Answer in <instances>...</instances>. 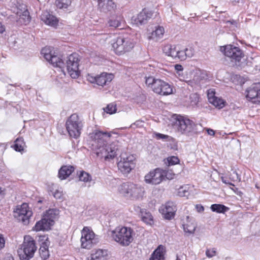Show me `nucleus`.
Here are the masks:
<instances>
[{
  "instance_id": "nucleus-1",
  "label": "nucleus",
  "mask_w": 260,
  "mask_h": 260,
  "mask_svg": "<svg viewBox=\"0 0 260 260\" xmlns=\"http://www.w3.org/2000/svg\"><path fill=\"white\" fill-rule=\"evenodd\" d=\"M111 134L95 130L89 135L91 145L95 153L99 157L110 161L117 155L122 147V143L119 140L110 144L107 143Z\"/></svg>"
},
{
  "instance_id": "nucleus-2",
  "label": "nucleus",
  "mask_w": 260,
  "mask_h": 260,
  "mask_svg": "<svg viewBox=\"0 0 260 260\" xmlns=\"http://www.w3.org/2000/svg\"><path fill=\"white\" fill-rule=\"evenodd\" d=\"M133 229L127 227H117L111 231L112 239L123 246H127L133 241Z\"/></svg>"
},
{
  "instance_id": "nucleus-3",
  "label": "nucleus",
  "mask_w": 260,
  "mask_h": 260,
  "mask_svg": "<svg viewBox=\"0 0 260 260\" xmlns=\"http://www.w3.org/2000/svg\"><path fill=\"white\" fill-rule=\"evenodd\" d=\"M36 250L34 240L28 236L24 237V242L17 252L21 260H29L34 256Z\"/></svg>"
},
{
  "instance_id": "nucleus-4",
  "label": "nucleus",
  "mask_w": 260,
  "mask_h": 260,
  "mask_svg": "<svg viewBox=\"0 0 260 260\" xmlns=\"http://www.w3.org/2000/svg\"><path fill=\"white\" fill-rule=\"evenodd\" d=\"M66 125L71 137L77 138L80 136L83 124L77 114H72L67 120Z\"/></svg>"
},
{
  "instance_id": "nucleus-5",
  "label": "nucleus",
  "mask_w": 260,
  "mask_h": 260,
  "mask_svg": "<svg viewBox=\"0 0 260 260\" xmlns=\"http://www.w3.org/2000/svg\"><path fill=\"white\" fill-rule=\"evenodd\" d=\"M197 125L191 120L182 116H178L174 123V127L181 134L187 135L194 132Z\"/></svg>"
},
{
  "instance_id": "nucleus-6",
  "label": "nucleus",
  "mask_w": 260,
  "mask_h": 260,
  "mask_svg": "<svg viewBox=\"0 0 260 260\" xmlns=\"http://www.w3.org/2000/svg\"><path fill=\"white\" fill-rule=\"evenodd\" d=\"M134 46L133 40L129 38L119 37L112 44L114 51L118 55L129 51Z\"/></svg>"
},
{
  "instance_id": "nucleus-7",
  "label": "nucleus",
  "mask_w": 260,
  "mask_h": 260,
  "mask_svg": "<svg viewBox=\"0 0 260 260\" xmlns=\"http://www.w3.org/2000/svg\"><path fill=\"white\" fill-rule=\"evenodd\" d=\"M79 55L76 53H73L68 57L66 63L64 62V67L72 78H77L79 76Z\"/></svg>"
},
{
  "instance_id": "nucleus-8",
  "label": "nucleus",
  "mask_w": 260,
  "mask_h": 260,
  "mask_svg": "<svg viewBox=\"0 0 260 260\" xmlns=\"http://www.w3.org/2000/svg\"><path fill=\"white\" fill-rule=\"evenodd\" d=\"M224 55L230 58L231 61L234 62V65L243 67L241 59L244 57L242 51L238 47L231 45H226L224 47Z\"/></svg>"
},
{
  "instance_id": "nucleus-9",
  "label": "nucleus",
  "mask_w": 260,
  "mask_h": 260,
  "mask_svg": "<svg viewBox=\"0 0 260 260\" xmlns=\"http://www.w3.org/2000/svg\"><path fill=\"white\" fill-rule=\"evenodd\" d=\"M32 214V212L29 210L28 204L26 203L17 206L14 210V217L24 224L29 223V218Z\"/></svg>"
},
{
  "instance_id": "nucleus-10",
  "label": "nucleus",
  "mask_w": 260,
  "mask_h": 260,
  "mask_svg": "<svg viewBox=\"0 0 260 260\" xmlns=\"http://www.w3.org/2000/svg\"><path fill=\"white\" fill-rule=\"evenodd\" d=\"M80 241L81 247L86 249L91 248L98 242L97 239L95 238L94 233L87 227H84L82 230Z\"/></svg>"
},
{
  "instance_id": "nucleus-11",
  "label": "nucleus",
  "mask_w": 260,
  "mask_h": 260,
  "mask_svg": "<svg viewBox=\"0 0 260 260\" xmlns=\"http://www.w3.org/2000/svg\"><path fill=\"white\" fill-rule=\"evenodd\" d=\"M164 174V170L156 168L147 174L144 180L147 184L157 185L163 181Z\"/></svg>"
},
{
  "instance_id": "nucleus-12",
  "label": "nucleus",
  "mask_w": 260,
  "mask_h": 260,
  "mask_svg": "<svg viewBox=\"0 0 260 260\" xmlns=\"http://www.w3.org/2000/svg\"><path fill=\"white\" fill-rule=\"evenodd\" d=\"M153 91L156 93L167 95L173 93V88L171 85L167 82L158 79L153 85Z\"/></svg>"
},
{
  "instance_id": "nucleus-13",
  "label": "nucleus",
  "mask_w": 260,
  "mask_h": 260,
  "mask_svg": "<svg viewBox=\"0 0 260 260\" xmlns=\"http://www.w3.org/2000/svg\"><path fill=\"white\" fill-rule=\"evenodd\" d=\"M246 92V98L249 101L254 104H260V83L252 84Z\"/></svg>"
},
{
  "instance_id": "nucleus-14",
  "label": "nucleus",
  "mask_w": 260,
  "mask_h": 260,
  "mask_svg": "<svg viewBox=\"0 0 260 260\" xmlns=\"http://www.w3.org/2000/svg\"><path fill=\"white\" fill-rule=\"evenodd\" d=\"M162 50L166 55L173 59L179 60L184 58L183 53L180 52V50L175 45L166 44L164 46Z\"/></svg>"
},
{
  "instance_id": "nucleus-15",
  "label": "nucleus",
  "mask_w": 260,
  "mask_h": 260,
  "mask_svg": "<svg viewBox=\"0 0 260 260\" xmlns=\"http://www.w3.org/2000/svg\"><path fill=\"white\" fill-rule=\"evenodd\" d=\"M135 164L133 162V156L121 157V160L118 163V167L121 172L124 174L128 173L134 167Z\"/></svg>"
},
{
  "instance_id": "nucleus-16",
  "label": "nucleus",
  "mask_w": 260,
  "mask_h": 260,
  "mask_svg": "<svg viewBox=\"0 0 260 260\" xmlns=\"http://www.w3.org/2000/svg\"><path fill=\"white\" fill-rule=\"evenodd\" d=\"M176 210V205L172 202H168L159 209V211L164 215V217L167 219L173 218Z\"/></svg>"
},
{
  "instance_id": "nucleus-17",
  "label": "nucleus",
  "mask_w": 260,
  "mask_h": 260,
  "mask_svg": "<svg viewBox=\"0 0 260 260\" xmlns=\"http://www.w3.org/2000/svg\"><path fill=\"white\" fill-rule=\"evenodd\" d=\"M182 226L185 232L192 234L196 230L197 224L193 218L186 216L182 219Z\"/></svg>"
},
{
  "instance_id": "nucleus-18",
  "label": "nucleus",
  "mask_w": 260,
  "mask_h": 260,
  "mask_svg": "<svg viewBox=\"0 0 260 260\" xmlns=\"http://www.w3.org/2000/svg\"><path fill=\"white\" fill-rule=\"evenodd\" d=\"M53 224V219L45 217L36 223L35 229L36 231H47L50 229L51 226Z\"/></svg>"
},
{
  "instance_id": "nucleus-19",
  "label": "nucleus",
  "mask_w": 260,
  "mask_h": 260,
  "mask_svg": "<svg viewBox=\"0 0 260 260\" xmlns=\"http://www.w3.org/2000/svg\"><path fill=\"white\" fill-rule=\"evenodd\" d=\"M116 5L112 0H103L98 2V8L100 11L104 13L112 11Z\"/></svg>"
},
{
  "instance_id": "nucleus-20",
  "label": "nucleus",
  "mask_w": 260,
  "mask_h": 260,
  "mask_svg": "<svg viewBox=\"0 0 260 260\" xmlns=\"http://www.w3.org/2000/svg\"><path fill=\"white\" fill-rule=\"evenodd\" d=\"M144 193V189L141 186L131 183L128 197L135 199L141 198Z\"/></svg>"
},
{
  "instance_id": "nucleus-21",
  "label": "nucleus",
  "mask_w": 260,
  "mask_h": 260,
  "mask_svg": "<svg viewBox=\"0 0 260 260\" xmlns=\"http://www.w3.org/2000/svg\"><path fill=\"white\" fill-rule=\"evenodd\" d=\"M165 32V29L163 27L158 26L156 27L155 29L153 30L148 36V39L155 42H157L162 39Z\"/></svg>"
},
{
  "instance_id": "nucleus-22",
  "label": "nucleus",
  "mask_w": 260,
  "mask_h": 260,
  "mask_svg": "<svg viewBox=\"0 0 260 260\" xmlns=\"http://www.w3.org/2000/svg\"><path fill=\"white\" fill-rule=\"evenodd\" d=\"M113 78V75L107 73H102L96 76V84L98 85L103 86L110 83Z\"/></svg>"
},
{
  "instance_id": "nucleus-23",
  "label": "nucleus",
  "mask_w": 260,
  "mask_h": 260,
  "mask_svg": "<svg viewBox=\"0 0 260 260\" xmlns=\"http://www.w3.org/2000/svg\"><path fill=\"white\" fill-rule=\"evenodd\" d=\"M14 12L17 16H30L27 7L24 4L17 3L16 7L14 8Z\"/></svg>"
},
{
  "instance_id": "nucleus-24",
  "label": "nucleus",
  "mask_w": 260,
  "mask_h": 260,
  "mask_svg": "<svg viewBox=\"0 0 260 260\" xmlns=\"http://www.w3.org/2000/svg\"><path fill=\"white\" fill-rule=\"evenodd\" d=\"M74 171V168L72 166H62L58 172V177L61 179H65L68 177Z\"/></svg>"
},
{
  "instance_id": "nucleus-25",
  "label": "nucleus",
  "mask_w": 260,
  "mask_h": 260,
  "mask_svg": "<svg viewBox=\"0 0 260 260\" xmlns=\"http://www.w3.org/2000/svg\"><path fill=\"white\" fill-rule=\"evenodd\" d=\"M47 60L50 62L54 67L61 69V71L64 72V62L59 57L52 54L50 58H49Z\"/></svg>"
},
{
  "instance_id": "nucleus-26",
  "label": "nucleus",
  "mask_w": 260,
  "mask_h": 260,
  "mask_svg": "<svg viewBox=\"0 0 260 260\" xmlns=\"http://www.w3.org/2000/svg\"><path fill=\"white\" fill-rule=\"evenodd\" d=\"M140 215L143 222L149 225L154 223L153 217L151 213L145 209H141Z\"/></svg>"
},
{
  "instance_id": "nucleus-27",
  "label": "nucleus",
  "mask_w": 260,
  "mask_h": 260,
  "mask_svg": "<svg viewBox=\"0 0 260 260\" xmlns=\"http://www.w3.org/2000/svg\"><path fill=\"white\" fill-rule=\"evenodd\" d=\"M163 248L158 247L152 254L149 260H164Z\"/></svg>"
},
{
  "instance_id": "nucleus-28",
  "label": "nucleus",
  "mask_w": 260,
  "mask_h": 260,
  "mask_svg": "<svg viewBox=\"0 0 260 260\" xmlns=\"http://www.w3.org/2000/svg\"><path fill=\"white\" fill-rule=\"evenodd\" d=\"M39 253L40 256L43 260H46L48 258L49 253L46 242H43L41 245L39 249Z\"/></svg>"
},
{
  "instance_id": "nucleus-29",
  "label": "nucleus",
  "mask_w": 260,
  "mask_h": 260,
  "mask_svg": "<svg viewBox=\"0 0 260 260\" xmlns=\"http://www.w3.org/2000/svg\"><path fill=\"white\" fill-rule=\"evenodd\" d=\"M132 15H137L138 16H149L152 15H157L156 12H154L152 11L149 10L148 9L144 8L138 14L136 13V10L132 9L131 10Z\"/></svg>"
},
{
  "instance_id": "nucleus-30",
  "label": "nucleus",
  "mask_w": 260,
  "mask_h": 260,
  "mask_svg": "<svg viewBox=\"0 0 260 260\" xmlns=\"http://www.w3.org/2000/svg\"><path fill=\"white\" fill-rule=\"evenodd\" d=\"M210 208L213 212L218 213H224L229 209L228 207L223 205L216 204L212 205Z\"/></svg>"
},
{
  "instance_id": "nucleus-31",
  "label": "nucleus",
  "mask_w": 260,
  "mask_h": 260,
  "mask_svg": "<svg viewBox=\"0 0 260 260\" xmlns=\"http://www.w3.org/2000/svg\"><path fill=\"white\" fill-rule=\"evenodd\" d=\"M131 182L124 183L118 187V191L124 196L128 197Z\"/></svg>"
},
{
  "instance_id": "nucleus-32",
  "label": "nucleus",
  "mask_w": 260,
  "mask_h": 260,
  "mask_svg": "<svg viewBox=\"0 0 260 260\" xmlns=\"http://www.w3.org/2000/svg\"><path fill=\"white\" fill-rule=\"evenodd\" d=\"M41 20L47 25L53 27L56 26L58 22L57 17H41Z\"/></svg>"
},
{
  "instance_id": "nucleus-33",
  "label": "nucleus",
  "mask_w": 260,
  "mask_h": 260,
  "mask_svg": "<svg viewBox=\"0 0 260 260\" xmlns=\"http://www.w3.org/2000/svg\"><path fill=\"white\" fill-rule=\"evenodd\" d=\"M132 23L137 26L146 24L147 22V17H132Z\"/></svg>"
},
{
  "instance_id": "nucleus-34",
  "label": "nucleus",
  "mask_w": 260,
  "mask_h": 260,
  "mask_svg": "<svg viewBox=\"0 0 260 260\" xmlns=\"http://www.w3.org/2000/svg\"><path fill=\"white\" fill-rule=\"evenodd\" d=\"M260 62V57L255 56L254 57H249L247 58V65L248 66L257 68L259 66L258 62Z\"/></svg>"
},
{
  "instance_id": "nucleus-35",
  "label": "nucleus",
  "mask_w": 260,
  "mask_h": 260,
  "mask_svg": "<svg viewBox=\"0 0 260 260\" xmlns=\"http://www.w3.org/2000/svg\"><path fill=\"white\" fill-rule=\"evenodd\" d=\"M24 142L22 138H17L15 141L14 148L16 151L21 152L23 150Z\"/></svg>"
},
{
  "instance_id": "nucleus-36",
  "label": "nucleus",
  "mask_w": 260,
  "mask_h": 260,
  "mask_svg": "<svg viewBox=\"0 0 260 260\" xmlns=\"http://www.w3.org/2000/svg\"><path fill=\"white\" fill-rule=\"evenodd\" d=\"M71 4V0H56V4L59 9L67 8Z\"/></svg>"
},
{
  "instance_id": "nucleus-37",
  "label": "nucleus",
  "mask_w": 260,
  "mask_h": 260,
  "mask_svg": "<svg viewBox=\"0 0 260 260\" xmlns=\"http://www.w3.org/2000/svg\"><path fill=\"white\" fill-rule=\"evenodd\" d=\"M188 189L187 185L180 187L178 189V194L180 197H188L189 194Z\"/></svg>"
},
{
  "instance_id": "nucleus-38",
  "label": "nucleus",
  "mask_w": 260,
  "mask_h": 260,
  "mask_svg": "<svg viewBox=\"0 0 260 260\" xmlns=\"http://www.w3.org/2000/svg\"><path fill=\"white\" fill-rule=\"evenodd\" d=\"M95 257L104 258L106 260V256L108 255V252L107 250L99 249L96 250L95 253L93 254Z\"/></svg>"
},
{
  "instance_id": "nucleus-39",
  "label": "nucleus",
  "mask_w": 260,
  "mask_h": 260,
  "mask_svg": "<svg viewBox=\"0 0 260 260\" xmlns=\"http://www.w3.org/2000/svg\"><path fill=\"white\" fill-rule=\"evenodd\" d=\"M153 136L157 140H162L164 141H169L171 139V137L168 135L156 132H154L153 134Z\"/></svg>"
},
{
  "instance_id": "nucleus-40",
  "label": "nucleus",
  "mask_w": 260,
  "mask_h": 260,
  "mask_svg": "<svg viewBox=\"0 0 260 260\" xmlns=\"http://www.w3.org/2000/svg\"><path fill=\"white\" fill-rule=\"evenodd\" d=\"M79 180L85 182H89L91 180V176L87 173L82 171L79 176Z\"/></svg>"
},
{
  "instance_id": "nucleus-41",
  "label": "nucleus",
  "mask_w": 260,
  "mask_h": 260,
  "mask_svg": "<svg viewBox=\"0 0 260 260\" xmlns=\"http://www.w3.org/2000/svg\"><path fill=\"white\" fill-rule=\"evenodd\" d=\"M179 162V159L176 156H171L167 158V160H165V163L168 166L174 165L177 164Z\"/></svg>"
},
{
  "instance_id": "nucleus-42",
  "label": "nucleus",
  "mask_w": 260,
  "mask_h": 260,
  "mask_svg": "<svg viewBox=\"0 0 260 260\" xmlns=\"http://www.w3.org/2000/svg\"><path fill=\"white\" fill-rule=\"evenodd\" d=\"M211 103L218 109H221L224 106V102L223 100L218 97H215L213 102H212Z\"/></svg>"
},
{
  "instance_id": "nucleus-43",
  "label": "nucleus",
  "mask_w": 260,
  "mask_h": 260,
  "mask_svg": "<svg viewBox=\"0 0 260 260\" xmlns=\"http://www.w3.org/2000/svg\"><path fill=\"white\" fill-rule=\"evenodd\" d=\"M17 18L16 20L17 25H27L28 24L30 20L31 17H16Z\"/></svg>"
},
{
  "instance_id": "nucleus-44",
  "label": "nucleus",
  "mask_w": 260,
  "mask_h": 260,
  "mask_svg": "<svg viewBox=\"0 0 260 260\" xmlns=\"http://www.w3.org/2000/svg\"><path fill=\"white\" fill-rule=\"evenodd\" d=\"M158 79H155L154 77L149 76L146 77L145 83L148 86L150 87L153 91V85L156 81H158Z\"/></svg>"
},
{
  "instance_id": "nucleus-45",
  "label": "nucleus",
  "mask_w": 260,
  "mask_h": 260,
  "mask_svg": "<svg viewBox=\"0 0 260 260\" xmlns=\"http://www.w3.org/2000/svg\"><path fill=\"white\" fill-rule=\"evenodd\" d=\"M104 110L107 113L112 114L116 112V105L113 104H110L107 106V107L104 108Z\"/></svg>"
},
{
  "instance_id": "nucleus-46",
  "label": "nucleus",
  "mask_w": 260,
  "mask_h": 260,
  "mask_svg": "<svg viewBox=\"0 0 260 260\" xmlns=\"http://www.w3.org/2000/svg\"><path fill=\"white\" fill-rule=\"evenodd\" d=\"M108 24L110 26L119 27L121 26V20L116 19L115 17H113L108 21Z\"/></svg>"
},
{
  "instance_id": "nucleus-47",
  "label": "nucleus",
  "mask_w": 260,
  "mask_h": 260,
  "mask_svg": "<svg viewBox=\"0 0 260 260\" xmlns=\"http://www.w3.org/2000/svg\"><path fill=\"white\" fill-rule=\"evenodd\" d=\"M180 52H182L184 56L183 59H179L180 60H184L186 57H191L193 55V51L191 48H186L184 50H180Z\"/></svg>"
},
{
  "instance_id": "nucleus-48",
  "label": "nucleus",
  "mask_w": 260,
  "mask_h": 260,
  "mask_svg": "<svg viewBox=\"0 0 260 260\" xmlns=\"http://www.w3.org/2000/svg\"><path fill=\"white\" fill-rule=\"evenodd\" d=\"M58 211L56 209H49L46 212L47 218L53 219L58 215Z\"/></svg>"
},
{
  "instance_id": "nucleus-49",
  "label": "nucleus",
  "mask_w": 260,
  "mask_h": 260,
  "mask_svg": "<svg viewBox=\"0 0 260 260\" xmlns=\"http://www.w3.org/2000/svg\"><path fill=\"white\" fill-rule=\"evenodd\" d=\"M41 54L43 55L44 58L47 60L49 58H50L52 53L49 48L45 47L42 49Z\"/></svg>"
},
{
  "instance_id": "nucleus-50",
  "label": "nucleus",
  "mask_w": 260,
  "mask_h": 260,
  "mask_svg": "<svg viewBox=\"0 0 260 260\" xmlns=\"http://www.w3.org/2000/svg\"><path fill=\"white\" fill-rule=\"evenodd\" d=\"M230 179L233 181H241L240 177L236 171H234L233 173L230 175Z\"/></svg>"
},
{
  "instance_id": "nucleus-51",
  "label": "nucleus",
  "mask_w": 260,
  "mask_h": 260,
  "mask_svg": "<svg viewBox=\"0 0 260 260\" xmlns=\"http://www.w3.org/2000/svg\"><path fill=\"white\" fill-rule=\"evenodd\" d=\"M215 92L213 89H209L208 91L207 96L208 98L209 102L211 103L212 102H213L214 99L216 97L215 95Z\"/></svg>"
},
{
  "instance_id": "nucleus-52",
  "label": "nucleus",
  "mask_w": 260,
  "mask_h": 260,
  "mask_svg": "<svg viewBox=\"0 0 260 260\" xmlns=\"http://www.w3.org/2000/svg\"><path fill=\"white\" fill-rule=\"evenodd\" d=\"M164 173L165 174L163 175V180H164L166 178L169 180H171L174 178V176L175 175L174 174H173L166 170H164Z\"/></svg>"
},
{
  "instance_id": "nucleus-53",
  "label": "nucleus",
  "mask_w": 260,
  "mask_h": 260,
  "mask_svg": "<svg viewBox=\"0 0 260 260\" xmlns=\"http://www.w3.org/2000/svg\"><path fill=\"white\" fill-rule=\"evenodd\" d=\"M201 73L200 72H197L194 76L193 81L195 84H198L201 78L200 77Z\"/></svg>"
},
{
  "instance_id": "nucleus-54",
  "label": "nucleus",
  "mask_w": 260,
  "mask_h": 260,
  "mask_svg": "<svg viewBox=\"0 0 260 260\" xmlns=\"http://www.w3.org/2000/svg\"><path fill=\"white\" fill-rule=\"evenodd\" d=\"M143 126V121L141 120L136 121L135 123L132 124L131 125V127L135 128V127H141Z\"/></svg>"
},
{
  "instance_id": "nucleus-55",
  "label": "nucleus",
  "mask_w": 260,
  "mask_h": 260,
  "mask_svg": "<svg viewBox=\"0 0 260 260\" xmlns=\"http://www.w3.org/2000/svg\"><path fill=\"white\" fill-rule=\"evenodd\" d=\"M175 70L176 71L178 75L180 76L181 75V72L183 71V68L181 64H177L174 66Z\"/></svg>"
},
{
  "instance_id": "nucleus-56",
  "label": "nucleus",
  "mask_w": 260,
  "mask_h": 260,
  "mask_svg": "<svg viewBox=\"0 0 260 260\" xmlns=\"http://www.w3.org/2000/svg\"><path fill=\"white\" fill-rule=\"evenodd\" d=\"M216 251L214 249H207L206 251V254L207 257L210 258L215 255Z\"/></svg>"
},
{
  "instance_id": "nucleus-57",
  "label": "nucleus",
  "mask_w": 260,
  "mask_h": 260,
  "mask_svg": "<svg viewBox=\"0 0 260 260\" xmlns=\"http://www.w3.org/2000/svg\"><path fill=\"white\" fill-rule=\"evenodd\" d=\"M53 196H54V198H55L56 199H60L62 198V193L61 192H60L58 190H56L55 191V192L54 193Z\"/></svg>"
},
{
  "instance_id": "nucleus-58",
  "label": "nucleus",
  "mask_w": 260,
  "mask_h": 260,
  "mask_svg": "<svg viewBox=\"0 0 260 260\" xmlns=\"http://www.w3.org/2000/svg\"><path fill=\"white\" fill-rule=\"evenodd\" d=\"M87 80L91 83H96V76L93 77L92 76L88 75L87 76Z\"/></svg>"
},
{
  "instance_id": "nucleus-59",
  "label": "nucleus",
  "mask_w": 260,
  "mask_h": 260,
  "mask_svg": "<svg viewBox=\"0 0 260 260\" xmlns=\"http://www.w3.org/2000/svg\"><path fill=\"white\" fill-rule=\"evenodd\" d=\"M5 241L4 238L0 235V250L3 248L5 246Z\"/></svg>"
},
{
  "instance_id": "nucleus-60",
  "label": "nucleus",
  "mask_w": 260,
  "mask_h": 260,
  "mask_svg": "<svg viewBox=\"0 0 260 260\" xmlns=\"http://www.w3.org/2000/svg\"><path fill=\"white\" fill-rule=\"evenodd\" d=\"M196 208L197 209V210L198 211V212H202L204 211V208L203 206H202L201 205H197L196 206Z\"/></svg>"
},
{
  "instance_id": "nucleus-61",
  "label": "nucleus",
  "mask_w": 260,
  "mask_h": 260,
  "mask_svg": "<svg viewBox=\"0 0 260 260\" xmlns=\"http://www.w3.org/2000/svg\"><path fill=\"white\" fill-rule=\"evenodd\" d=\"M221 180L222 181V182L224 183V184H229V185H232V186H234V184L232 183H231V182H228L223 177H221Z\"/></svg>"
},
{
  "instance_id": "nucleus-62",
  "label": "nucleus",
  "mask_w": 260,
  "mask_h": 260,
  "mask_svg": "<svg viewBox=\"0 0 260 260\" xmlns=\"http://www.w3.org/2000/svg\"><path fill=\"white\" fill-rule=\"evenodd\" d=\"M4 260H14L13 257L10 254H6Z\"/></svg>"
},
{
  "instance_id": "nucleus-63",
  "label": "nucleus",
  "mask_w": 260,
  "mask_h": 260,
  "mask_svg": "<svg viewBox=\"0 0 260 260\" xmlns=\"http://www.w3.org/2000/svg\"><path fill=\"white\" fill-rule=\"evenodd\" d=\"M88 260H104V258L95 257L94 255L92 254L91 258Z\"/></svg>"
},
{
  "instance_id": "nucleus-64",
  "label": "nucleus",
  "mask_w": 260,
  "mask_h": 260,
  "mask_svg": "<svg viewBox=\"0 0 260 260\" xmlns=\"http://www.w3.org/2000/svg\"><path fill=\"white\" fill-rule=\"evenodd\" d=\"M5 30V26L0 22V33H3Z\"/></svg>"
}]
</instances>
